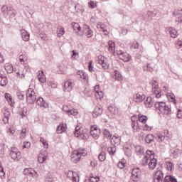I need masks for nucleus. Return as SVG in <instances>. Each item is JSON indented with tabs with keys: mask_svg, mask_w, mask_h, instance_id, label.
<instances>
[{
	"mask_svg": "<svg viewBox=\"0 0 182 182\" xmlns=\"http://www.w3.org/2000/svg\"><path fill=\"white\" fill-rule=\"evenodd\" d=\"M26 136V128H23L21 132L20 139H25Z\"/></svg>",
	"mask_w": 182,
	"mask_h": 182,
	"instance_id": "54",
	"label": "nucleus"
},
{
	"mask_svg": "<svg viewBox=\"0 0 182 182\" xmlns=\"http://www.w3.org/2000/svg\"><path fill=\"white\" fill-rule=\"evenodd\" d=\"M17 97L19 100H23L25 99V95L21 92H17Z\"/></svg>",
	"mask_w": 182,
	"mask_h": 182,
	"instance_id": "55",
	"label": "nucleus"
},
{
	"mask_svg": "<svg viewBox=\"0 0 182 182\" xmlns=\"http://www.w3.org/2000/svg\"><path fill=\"white\" fill-rule=\"evenodd\" d=\"M72 26L74 31H80L81 29L80 26L77 23H73Z\"/></svg>",
	"mask_w": 182,
	"mask_h": 182,
	"instance_id": "50",
	"label": "nucleus"
},
{
	"mask_svg": "<svg viewBox=\"0 0 182 182\" xmlns=\"http://www.w3.org/2000/svg\"><path fill=\"white\" fill-rule=\"evenodd\" d=\"M152 92L154 95H156V97L157 99H160L161 97V90L159 87H152Z\"/></svg>",
	"mask_w": 182,
	"mask_h": 182,
	"instance_id": "20",
	"label": "nucleus"
},
{
	"mask_svg": "<svg viewBox=\"0 0 182 182\" xmlns=\"http://www.w3.org/2000/svg\"><path fill=\"white\" fill-rule=\"evenodd\" d=\"M142 157V159L140 161V164L141 166H147L149 164V160H150V156L145 154Z\"/></svg>",
	"mask_w": 182,
	"mask_h": 182,
	"instance_id": "26",
	"label": "nucleus"
},
{
	"mask_svg": "<svg viewBox=\"0 0 182 182\" xmlns=\"http://www.w3.org/2000/svg\"><path fill=\"white\" fill-rule=\"evenodd\" d=\"M21 35L23 41L28 42L29 41V33L25 29L21 30Z\"/></svg>",
	"mask_w": 182,
	"mask_h": 182,
	"instance_id": "21",
	"label": "nucleus"
},
{
	"mask_svg": "<svg viewBox=\"0 0 182 182\" xmlns=\"http://www.w3.org/2000/svg\"><path fill=\"white\" fill-rule=\"evenodd\" d=\"M10 156L13 160L19 161V159H21V152H19L16 147H13L10 151Z\"/></svg>",
	"mask_w": 182,
	"mask_h": 182,
	"instance_id": "5",
	"label": "nucleus"
},
{
	"mask_svg": "<svg viewBox=\"0 0 182 182\" xmlns=\"http://www.w3.org/2000/svg\"><path fill=\"white\" fill-rule=\"evenodd\" d=\"M139 121L141 122V123H146L147 122V116H144L141 114H139Z\"/></svg>",
	"mask_w": 182,
	"mask_h": 182,
	"instance_id": "41",
	"label": "nucleus"
},
{
	"mask_svg": "<svg viewBox=\"0 0 182 182\" xmlns=\"http://www.w3.org/2000/svg\"><path fill=\"white\" fill-rule=\"evenodd\" d=\"M90 134L93 139H99V134H100V129H98L97 126L96 125L91 126Z\"/></svg>",
	"mask_w": 182,
	"mask_h": 182,
	"instance_id": "6",
	"label": "nucleus"
},
{
	"mask_svg": "<svg viewBox=\"0 0 182 182\" xmlns=\"http://www.w3.org/2000/svg\"><path fill=\"white\" fill-rule=\"evenodd\" d=\"M36 100V105L40 106V107H46V108L48 107V103H46V102L43 100V98L39 97Z\"/></svg>",
	"mask_w": 182,
	"mask_h": 182,
	"instance_id": "19",
	"label": "nucleus"
},
{
	"mask_svg": "<svg viewBox=\"0 0 182 182\" xmlns=\"http://www.w3.org/2000/svg\"><path fill=\"white\" fill-rule=\"evenodd\" d=\"M48 157V151H42L38 154V161L41 164H43V163H45L46 161V158Z\"/></svg>",
	"mask_w": 182,
	"mask_h": 182,
	"instance_id": "10",
	"label": "nucleus"
},
{
	"mask_svg": "<svg viewBox=\"0 0 182 182\" xmlns=\"http://www.w3.org/2000/svg\"><path fill=\"white\" fill-rule=\"evenodd\" d=\"M38 80L41 83H45L46 82V77H45L43 71H38Z\"/></svg>",
	"mask_w": 182,
	"mask_h": 182,
	"instance_id": "25",
	"label": "nucleus"
},
{
	"mask_svg": "<svg viewBox=\"0 0 182 182\" xmlns=\"http://www.w3.org/2000/svg\"><path fill=\"white\" fill-rule=\"evenodd\" d=\"M85 132H83V129L79 127V126H77L75 127V131L74 132V135L75 137H79L80 136H81V134H83Z\"/></svg>",
	"mask_w": 182,
	"mask_h": 182,
	"instance_id": "28",
	"label": "nucleus"
},
{
	"mask_svg": "<svg viewBox=\"0 0 182 182\" xmlns=\"http://www.w3.org/2000/svg\"><path fill=\"white\" fill-rule=\"evenodd\" d=\"M98 63L102 66V68L104 69V70H107L109 68V63L105 62V57L102 55L98 56Z\"/></svg>",
	"mask_w": 182,
	"mask_h": 182,
	"instance_id": "11",
	"label": "nucleus"
},
{
	"mask_svg": "<svg viewBox=\"0 0 182 182\" xmlns=\"http://www.w3.org/2000/svg\"><path fill=\"white\" fill-rule=\"evenodd\" d=\"M154 105V98L152 97H148L145 101V106L148 108H151V107Z\"/></svg>",
	"mask_w": 182,
	"mask_h": 182,
	"instance_id": "18",
	"label": "nucleus"
},
{
	"mask_svg": "<svg viewBox=\"0 0 182 182\" xmlns=\"http://www.w3.org/2000/svg\"><path fill=\"white\" fill-rule=\"evenodd\" d=\"M40 141H41V143H42V144L45 149H48L49 147V144H48V141H46V139H45V138H43V137L40 138Z\"/></svg>",
	"mask_w": 182,
	"mask_h": 182,
	"instance_id": "40",
	"label": "nucleus"
},
{
	"mask_svg": "<svg viewBox=\"0 0 182 182\" xmlns=\"http://www.w3.org/2000/svg\"><path fill=\"white\" fill-rule=\"evenodd\" d=\"M93 63V61L90 60L88 63V69L90 72H95V70H93V65H92Z\"/></svg>",
	"mask_w": 182,
	"mask_h": 182,
	"instance_id": "60",
	"label": "nucleus"
},
{
	"mask_svg": "<svg viewBox=\"0 0 182 182\" xmlns=\"http://www.w3.org/2000/svg\"><path fill=\"white\" fill-rule=\"evenodd\" d=\"M119 59L123 60V62H129L130 56L127 53H124L122 55L119 56Z\"/></svg>",
	"mask_w": 182,
	"mask_h": 182,
	"instance_id": "31",
	"label": "nucleus"
},
{
	"mask_svg": "<svg viewBox=\"0 0 182 182\" xmlns=\"http://www.w3.org/2000/svg\"><path fill=\"white\" fill-rule=\"evenodd\" d=\"M136 153L137 156L139 157H143L146 154H144V147L141 146H135Z\"/></svg>",
	"mask_w": 182,
	"mask_h": 182,
	"instance_id": "17",
	"label": "nucleus"
},
{
	"mask_svg": "<svg viewBox=\"0 0 182 182\" xmlns=\"http://www.w3.org/2000/svg\"><path fill=\"white\" fill-rule=\"evenodd\" d=\"M77 151H78L80 156H85L87 154V151H86V150H85V149H79Z\"/></svg>",
	"mask_w": 182,
	"mask_h": 182,
	"instance_id": "57",
	"label": "nucleus"
},
{
	"mask_svg": "<svg viewBox=\"0 0 182 182\" xmlns=\"http://www.w3.org/2000/svg\"><path fill=\"white\" fill-rule=\"evenodd\" d=\"M154 107L159 110L162 114H165L166 116L171 114V108L167 106L164 102H156L154 103Z\"/></svg>",
	"mask_w": 182,
	"mask_h": 182,
	"instance_id": "1",
	"label": "nucleus"
},
{
	"mask_svg": "<svg viewBox=\"0 0 182 182\" xmlns=\"http://www.w3.org/2000/svg\"><path fill=\"white\" fill-rule=\"evenodd\" d=\"M4 68L8 73H12L14 72V67L9 63L5 64Z\"/></svg>",
	"mask_w": 182,
	"mask_h": 182,
	"instance_id": "38",
	"label": "nucleus"
},
{
	"mask_svg": "<svg viewBox=\"0 0 182 182\" xmlns=\"http://www.w3.org/2000/svg\"><path fill=\"white\" fill-rule=\"evenodd\" d=\"M113 77L116 80H123V76H122V74H120V72H119L118 70L114 71Z\"/></svg>",
	"mask_w": 182,
	"mask_h": 182,
	"instance_id": "30",
	"label": "nucleus"
},
{
	"mask_svg": "<svg viewBox=\"0 0 182 182\" xmlns=\"http://www.w3.org/2000/svg\"><path fill=\"white\" fill-rule=\"evenodd\" d=\"M164 177V173H163V171L158 170L154 176V182H163Z\"/></svg>",
	"mask_w": 182,
	"mask_h": 182,
	"instance_id": "8",
	"label": "nucleus"
},
{
	"mask_svg": "<svg viewBox=\"0 0 182 182\" xmlns=\"http://www.w3.org/2000/svg\"><path fill=\"white\" fill-rule=\"evenodd\" d=\"M57 133L59 134L63 133V132H66V124H60L57 127L56 130Z\"/></svg>",
	"mask_w": 182,
	"mask_h": 182,
	"instance_id": "27",
	"label": "nucleus"
},
{
	"mask_svg": "<svg viewBox=\"0 0 182 182\" xmlns=\"http://www.w3.org/2000/svg\"><path fill=\"white\" fill-rule=\"evenodd\" d=\"M70 109H71L70 107H69V106H68V105H65L63 107V112H65V113H68V114L70 112Z\"/></svg>",
	"mask_w": 182,
	"mask_h": 182,
	"instance_id": "58",
	"label": "nucleus"
},
{
	"mask_svg": "<svg viewBox=\"0 0 182 182\" xmlns=\"http://www.w3.org/2000/svg\"><path fill=\"white\" fill-rule=\"evenodd\" d=\"M97 6V5L96 4V3H95V1H90L88 3V7L91 8V9H95V8H96Z\"/></svg>",
	"mask_w": 182,
	"mask_h": 182,
	"instance_id": "52",
	"label": "nucleus"
},
{
	"mask_svg": "<svg viewBox=\"0 0 182 182\" xmlns=\"http://www.w3.org/2000/svg\"><path fill=\"white\" fill-rule=\"evenodd\" d=\"M70 157H71V160H72V161H73V163H77L78 161H80L82 156H80V154H79V151H74L73 152V154H71Z\"/></svg>",
	"mask_w": 182,
	"mask_h": 182,
	"instance_id": "14",
	"label": "nucleus"
},
{
	"mask_svg": "<svg viewBox=\"0 0 182 182\" xmlns=\"http://www.w3.org/2000/svg\"><path fill=\"white\" fill-rule=\"evenodd\" d=\"M29 147H31V142L29 141L23 142V149H29Z\"/></svg>",
	"mask_w": 182,
	"mask_h": 182,
	"instance_id": "62",
	"label": "nucleus"
},
{
	"mask_svg": "<svg viewBox=\"0 0 182 182\" xmlns=\"http://www.w3.org/2000/svg\"><path fill=\"white\" fill-rule=\"evenodd\" d=\"M1 14H3V16H8L9 14V10H8V6L4 5L1 7Z\"/></svg>",
	"mask_w": 182,
	"mask_h": 182,
	"instance_id": "37",
	"label": "nucleus"
},
{
	"mask_svg": "<svg viewBox=\"0 0 182 182\" xmlns=\"http://www.w3.org/2000/svg\"><path fill=\"white\" fill-rule=\"evenodd\" d=\"M132 127L133 132H137V130L139 129V122H137V121H132Z\"/></svg>",
	"mask_w": 182,
	"mask_h": 182,
	"instance_id": "39",
	"label": "nucleus"
},
{
	"mask_svg": "<svg viewBox=\"0 0 182 182\" xmlns=\"http://www.w3.org/2000/svg\"><path fill=\"white\" fill-rule=\"evenodd\" d=\"M145 143L147 144L154 143V135H153V134H148L145 137Z\"/></svg>",
	"mask_w": 182,
	"mask_h": 182,
	"instance_id": "24",
	"label": "nucleus"
},
{
	"mask_svg": "<svg viewBox=\"0 0 182 182\" xmlns=\"http://www.w3.org/2000/svg\"><path fill=\"white\" fill-rule=\"evenodd\" d=\"M75 87V80L68 79L64 83V92H70Z\"/></svg>",
	"mask_w": 182,
	"mask_h": 182,
	"instance_id": "4",
	"label": "nucleus"
},
{
	"mask_svg": "<svg viewBox=\"0 0 182 182\" xmlns=\"http://www.w3.org/2000/svg\"><path fill=\"white\" fill-rule=\"evenodd\" d=\"M102 113H103V108L102 107V105H98L94 109L92 117H97L98 116H100Z\"/></svg>",
	"mask_w": 182,
	"mask_h": 182,
	"instance_id": "12",
	"label": "nucleus"
},
{
	"mask_svg": "<svg viewBox=\"0 0 182 182\" xmlns=\"http://www.w3.org/2000/svg\"><path fill=\"white\" fill-rule=\"evenodd\" d=\"M63 35H65V28L60 26L57 28V36L60 38Z\"/></svg>",
	"mask_w": 182,
	"mask_h": 182,
	"instance_id": "33",
	"label": "nucleus"
},
{
	"mask_svg": "<svg viewBox=\"0 0 182 182\" xmlns=\"http://www.w3.org/2000/svg\"><path fill=\"white\" fill-rule=\"evenodd\" d=\"M103 134L107 139H112V134H110L109 129H104Z\"/></svg>",
	"mask_w": 182,
	"mask_h": 182,
	"instance_id": "48",
	"label": "nucleus"
},
{
	"mask_svg": "<svg viewBox=\"0 0 182 182\" xmlns=\"http://www.w3.org/2000/svg\"><path fill=\"white\" fill-rule=\"evenodd\" d=\"M171 176L170 175H167L165 176L164 179V182H171Z\"/></svg>",
	"mask_w": 182,
	"mask_h": 182,
	"instance_id": "64",
	"label": "nucleus"
},
{
	"mask_svg": "<svg viewBox=\"0 0 182 182\" xmlns=\"http://www.w3.org/2000/svg\"><path fill=\"white\" fill-rule=\"evenodd\" d=\"M83 94L85 95V96H87V97L92 96V92H90V90L87 88H85L83 91H82Z\"/></svg>",
	"mask_w": 182,
	"mask_h": 182,
	"instance_id": "51",
	"label": "nucleus"
},
{
	"mask_svg": "<svg viewBox=\"0 0 182 182\" xmlns=\"http://www.w3.org/2000/svg\"><path fill=\"white\" fill-rule=\"evenodd\" d=\"M108 153L110 154V156H113V154L116 153V146H114V145L109 146L108 148Z\"/></svg>",
	"mask_w": 182,
	"mask_h": 182,
	"instance_id": "45",
	"label": "nucleus"
},
{
	"mask_svg": "<svg viewBox=\"0 0 182 182\" xmlns=\"http://www.w3.org/2000/svg\"><path fill=\"white\" fill-rule=\"evenodd\" d=\"M67 177L70 178L73 182H79V175L73 171H69L67 173Z\"/></svg>",
	"mask_w": 182,
	"mask_h": 182,
	"instance_id": "9",
	"label": "nucleus"
},
{
	"mask_svg": "<svg viewBox=\"0 0 182 182\" xmlns=\"http://www.w3.org/2000/svg\"><path fill=\"white\" fill-rule=\"evenodd\" d=\"M97 89H99V85H96L95 87V96L98 99H102L103 96H105V94L103 93V91L99 90Z\"/></svg>",
	"mask_w": 182,
	"mask_h": 182,
	"instance_id": "23",
	"label": "nucleus"
},
{
	"mask_svg": "<svg viewBox=\"0 0 182 182\" xmlns=\"http://www.w3.org/2000/svg\"><path fill=\"white\" fill-rule=\"evenodd\" d=\"M120 141L121 139L119 136H113L111 143H112V144H116V146H119V144H120Z\"/></svg>",
	"mask_w": 182,
	"mask_h": 182,
	"instance_id": "34",
	"label": "nucleus"
},
{
	"mask_svg": "<svg viewBox=\"0 0 182 182\" xmlns=\"http://www.w3.org/2000/svg\"><path fill=\"white\" fill-rule=\"evenodd\" d=\"M132 179L134 182H141V170L140 168H134L132 171Z\"/></svg>",
	"mask_w": 182,
	"mask_h": 182,
	"instance_id": "3",
	"label": "nucleus"
},
{
	"mask_svg": "<svg viewBox=\"0 0 182 182\" xmlns=\"http://www.w3.org/2000/svg\"><path fill=\"white\" fill-rule=\"evenodd\" d=\"M8 85V78L6 77H0V86L5 87Z\"/></svg>",
	"mask_w": 182,
	"mask_h": 182,
	"instance_id": "36",
	"label": "nucleus"
},
{
	"mask_svg": "<svg viewBox=\"0 0 182 182\" xmlns=\"http://www.w3.org/2000/svg\"><path fill=\"white\" fill-rule=\"evenodd\" d=\"M170 35L172 38H176L177 36V31L175 28H171L169 29Z\"/></svg>",
	"mask_w": 182,
	"mask_h": 182,
	"instance_id": "44",
	"label": "nucleus"
},
{
	"mask_svg": "<svg viewBox=\"0 0 182 182\" xmlns=\"http://www.w3.org/2000/svg\"><path fill=\"white\" fill-rule=\"evenodd\" d=\"M90 182H97L100 180V178H99L98 176H93V173H91L90 175Z\"/></svg>",
	"mask_w": 182,
	"mask_h": 182,
	"instance_id": "46",
	"label": "nucleus"
},
{
	"mask_svg": "<svg viewBox=\"0 0 182 182\" xmlns=\"http://www.w3.org/2000/svg\"><path fill=\"white\" fill-rule=\"evenodd\" d=\"M158 137V140H159V141H164V139H166V136L161 134H159L157 135Z\"/></svg>",
	"mask_w": 182,
	"mask_h": 182,
	"instance_id": "59",
	"label": "nucleus"
},
{
	"mask_svg": "<svg viewBox=\"0 0 182 182\" xmlns=\"http://www.w3.org/2000/svg\"><path fill=\"white\" fill-rule=\"evenodd\" d=\"M26 96L27 102L30 105H33V103L36 102V92L33 89L28 88L26 93Z\"/></svg>",
	"mask_w": 182,
	"mask_h": 182,
	"instance_id": "2",
	"label": "nucleus"
},
{
	"mask_svg": "<svg viewBox=\"0 0 182 182\" xmlns=\"http://www.w3.org/2000/svg\"><path fill=\"white\" fill-rule=\"evenodd\" d=\"M124 150L126 156H127L128 157H130V156H132V149H130V148L125 147Z\"/></svg>",
	"mask_w": 182,
	"mask_h": 182,
	"instance_id": "49",
	"label": "nucleus"
},
{
	"mask_svg": "<svg viewBox=\"0 0 182 182\" xmlns=\"http://www.w3.org/2000/svg\"><path fill=\"white\" fill-rule=\"evenodd\" d=\"M144 20L151 21V17H150V15L149 14V11L144 16Z\"/></svg>",
	"mask_w": 182,
	"mask_h": 182,
	"instance_id": "63",
	"label": "nucleus"
},
{
	"mask_svg": "<svg viewBox=\"0 0 182 182\" xmlns=\"http://www.w3.org/2000/svg\"><path fill=\"white\" fill-rule=\"evenodd\" d=\"M116 46V44L113 41H109L108 42V50L111 53H114V48Z\"/></svg>",
	"mask_w": 182,
	"mask_h": 182,
	"instance_id": "29",
	"label": "nucleus"
},
{
	"mask_svg": "<svg viewBox=\"0 0 182 182\" xmlns=\"http://www.w3.org/2000/svg\"><path fill=\"white\" fill-rule=\"evenodd\" d=\"M98 159H99L100 161H105V160H106V152L102 151L99 154Z\"/></svg>",
	"mask_w": 182,
	"mask_h": 182,
	"instance_id": "42",
	"label": "nucleus"
},
{
	"mask_svg": "<svg viewBox=\"0 0 182 182\" xmlns=\"http://www.w3.org/2000/svg\"><path fill=\"white\" fill-rule=\"evenodd\" d=\"M9 116H11V112H9V110L6 109L4 113V118L3 122L4 124H8L9 122Z\"/></svg>",
	"mask_w": 182,
	"mask_h": 182,
	"instance_id": "22",
	"label": "nucleus"
},
{
	"mask_svg": "<svg viewBox=\"0 0 182 182\" xmlns=\"http://www.w3.org/2000/svg\"><path fill=\"white\" fill-rule=\"evenodd\" d=\"M176 46L178 49H181L182 48V41L178 40V41L176 43Z\"/></svg>",
	"mask_w": 182,
	"mask_h": 182,
	"instance_id": "61",
	"label": "nucleus"
},
{
	"mask_svg": "<svg viewBox=\"0 0 182 182\" xmlns=\"http://www.w3.org/2000/svg\"><path fill=\"white\" fill-rule=\"evenodd\" d=\"M23 173L25 176H31L33 178H38V173L31 168H25Z\"/></svg>",
	"mask_w": 182,
	"mask_h": 182,
	"instance_id": "7",
	"label": "nucleus"
},
{
	"mask_svg": "<svg viewBox=\"0 0 182 182\" xmlns=\"http://www.w3.org/2000/svg\"><path fill=\"white\" fill-rule=\"evenodd\" d=\"M77 109H71L68 114H71L72 116H76L77 115Z\"/></svg>",
	"mask_w": 182,
	"mask_h": 182,
	"instance_id": "56",
	"label": "nucleus"
},
{
	"mask_svg": "<svg viewBox=\"0 0 182 182\" xmlns=\"http://www.w3.org/2000/svg\"><path fill=\"white\" fill-rule=\"evenodd\" d=\"M77 75H79L81 79H83V80H87L89 79L87 74H86L85 71H77Z\"/></svg>",
	"mask_w": 182,
	"mask_h": 182,
	"instance_id": "35",
	"label": "nucleus"
},
{
	"mask_svg": "<svg viewBox=\"0 0 182 182\" xmlns=\"http://www.w3.org/2000/svg\"><path fill=\"white\" fill-rule=\"evenodd\" d=\"M146 99V95L140 93H136L134 95V102L136 103H141Z\"/></svg>",
	"mask_w": 182,
	"mask_h": 182,
	"instance_id": "13",
	"label": "nucleus"
},
{
	"mask_svg": "<svg viewBox=\"0 0 182 182\" xmlns=\"http://www.w3.org/2000/svg\"><path fill=\"white\" fill-rule=\"evenodd\" d=\"M108 110L112 114H119V109L114 106L108 107Z\"/></svg>",
	"mask_w": 182,
	"mask_h": 182,
	"instance_id": "32",
	"label": "nucleus"
},
{
	"mask_svg": "<svg viewBox=\"0 0 182 182\" xmlns=\"http://www.w3.org/2000/svg\"><path fill=\"white\" fill-rule=\"evenodd\" d=\"M144 72H153V67H151V64H147L143 67Z\"/></svg>",
	"mask_w": 182,
	"mask_h": 182,
	"instance_id": "43",
	"label": "nucleus"
},
{
	"mask_svg": "<svg viewBox=\"0 0 182 182\" xmlns=\"http://www.w3.org/2000/svg\"><path fill=\"white\" fill-rule=\"evenodd\" d=\"M149 162L148 163L149 168L150 170H154L156 166H157V159L156 158L149 159Z\"/></svg>",
	"mask_w": 182,
	"mask_h": 182,
	"instance_id": "16",
	"label": "nucleus"
},
{
	"mask_svg": "<svg viewBox=\"0 0 182 182\" xmlns=\"http://www.w3.org/2000/svg\"><path fill=\"white\" fill-rule=\"evenodd\" d=\"M4 97L9 105H12V97H11V94L6 93Z\"/></svg>",
	"mask_w": 182,
	"mask_h": 182,
	"instance_id": "47",
	"label": "nucleus"
},
{
	"mask_svg": "<svg viewBox=\"0 0 182 182\" xmlns=\"http://www.w3.org/2000/svg\"><path fill=\"white\" fill-rule=\"evenodd\" d=\"M84 33L87 38H92L93 36V31L87 25H84Z\"/></svg>",
	"mask_w": 182,
	"mask_h": 182,
	"instance_id": "15",
	"label": "nucleus"
},
{
	"mask_svg": "<svg viewBox=\"0 0 182 182\" xmlns=\"http://www.w3.org/2000/svg\"><path fill=\"white\" fill-rule=\"evenodd\" d=\"M166 164L167 170H168V171H171L173 169V163H171V161H166Z\"/></svg>",
	"mask_w": 182,
	"mask_h": 182,
	"instance_id": "53",
	"label": "nucleus"
}]
</instances>
